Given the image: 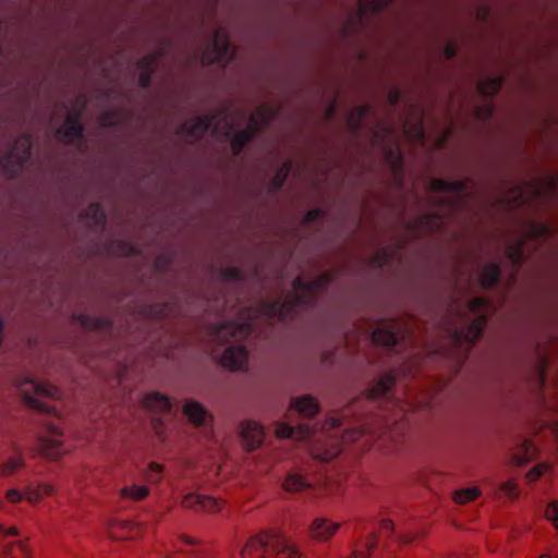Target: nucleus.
Here are the masks:
<instances>
[{
	"instance_id": "nucleus-1",
	"label": "nucleus",
	"mask_w": 558,
	"mask_h": 558,
	"mask_svg": "<svg viewBox=\"0 0 558 558\" xmlns=\"http://www.w3.org/2000/svg\"><path fill=\"white\" fill-rule=\"evenodd\" d=\"M328 276L323 275L316 278L314 281L305 283L301 277H298L293 281V290L295 296L284 301L281 305L278 302L271 304H263L259 308L262 315L272 317L278 315L280 320H286L292 316L293 311L303 304L311 303L317 292L328 283Z\"/></svg>"
},
{
	"instance_id": "nucleus-2",
	"label": "nucleus",
	"mask_w": 558,
	"mask_h": 558,
	"mask_svg": "<svg viewBox=\"0 0 558 558\" xmlns=\"http://www.w3.org/2000/svg\"><path fill=\"white\" fill-rule=\"evenodd\" d=\"M558 192V175L514 186L506 195L511 207H520L541 197H551Z\"/></svg>"
},
{
	"instance_id": "nucleus-3",
	"label": "nucleus",
	"mask_w": 558,
	"mask_h": 558,
	"mask_svg": "<svg viewBox=\"0 0 558 558\" xmlns=\"http://www.w3.org/2000/svg\"><path fill=\"white\" fill-rule=\"evenodd\" d=\"M19 388L28 408L49 413L54 409L46 399H57L60 390L48 383H37L31 379L19 381Z\"/></svg>"
},
{
	"instance_id": "nucleus-4",
	"label": "nucleus",
	"mask_w": 558,
	"mask_h": 558,
	"mask_svg": "<svg viewBox=\"0 0 558 558\" xmlns=\"http://www.w3.org/2000/svg\"><path fill=\"white\" fill-rule=\"evenodd\" d=\"M275 113V108L268 104H263L257 107L251 114L246 129L236 133L232 137V153L234 155L240 154L243 147L255 136V134L274 118Z\"/></svg>"
},
{
	"instance_id": "nucleus-5",
	"label": "nucleus",
	"mask_w": 558,
	"mask_h": 558,
	"mask_svg": "<svg viewBox=\"0 0 558 558\" xmlns=\"http://www.w3.org/2000/svg\"><path fill=\"white\" fill-rule=\"evenodd\" d=\"M281 543L280 533L275 530L259 532L247 538L240 554L242 558H268L274 547Z\"/></svg>"
},
{
	"instance_id": "nucleus-6",
	"label": "nucleus",
	"mask_w": 558,
	"mask_h": 558,
	"mask_svg": "<svg viewBox=\"0 0 558 558\" xmlns=\"http://www.w3.org/2000/svg\"><path fill=\"white\" fill-rule=\"evenodd\" d=\"M144 534V525L136 521L112 518L107 522V535L114 542L135 541L143 537Z\"/></svg>"
},
{
	"instance_id": "nucleus-7",
	"label": "nucleus",
	"mask_w": 558,
	"mask_h": 558,
	"mask_svg": "<svg viewBox=\"0 0 558 558\" xmlns=\"http://www.w3.org/2000/svg\"><path fill=\"white\" fill-rule=\"evenodd\" d=\"M234 56V49L229 43L228 33L220 27L215 32L211 47L202 54L203 64L227 63Z\"/></svg>"
},
{
	"instance_id": "nucleus-8",
	"label": "nucleus",
	"mask_w": 558,
	"mask_h": 558,
	"mask_svg": "<svg viewBox=\"0 0 558 558\" xmlns=\"http://www.w3.org/2000/svg\"><path fill=\"white\" fill-rule=\"evenodd\" d=\"M41 424L45 434L39 435L37 449L40 454L49 459H57L63 453V442L60 439L61 428L59 425L48 420L43 421Z\"/></svg>"
},
{
	"instance_id": "nucleus-9",
	"label": "nucleus",
	"mask_w": 558,
	"mask_h": 558,
	"mask_svg": "<svg viewBox=\"0 0 558 558\" xmlns=\"http://www.w3.org/2000/svg\"><path fill=\"white\" fill-rule=\"evenodd\" d=\"M181 506L197 513L214 514L221 511L225 500L208 495L190 493L183 496Z\"/></svg>"
},
{
	"instance_id": "nucleus-10",
	"label": "nucleus",
	"mask_w": 558,
	"mask_h": 558,
	"mask_svg": "<svg viewBox=\"0 0 558 558\" xmlns=\"http://www.w3.org/2000/svg\"><path fill=\"white\" fill-rule=\"evenodd\" d=\"M32 140L28 135L20 136L8 157L1 158L0 162L5 171L12 167L22 168L29 157Z\"/></svg>"
},
{
	"instance_id": "nucleus-11",
	"label": "nucleus",
	"mask_w": 558,
	"mask_h": 558,
	"mask_svg": "<svg viewBox=\"0 0 558 558\" xmlns=\"http://www.w3.org/2000/svg\"><path fill=\"white\" fill-rule=\"evenodd\" d=\"M252 331L248 323H228L226 325L217 326L211 331V337L215 341L229 342L231 340L245 339Z\"/></svg>"
},
{
	"instance_id": "nucleus-12",
	"label": "nucleus",
	"mask_w": 558,
	"mask_h": 558,
	"mask_svg": "<svg viewBox=\"0 0 558 558\" xmlns=\"http://www.w3.org/2000/svg\"><path fill=\"white\" fill-rule=\"evenodd\" d=\"M341 524L327 518H315L308 526V537L318 543L329 542Z\"/></svg>"
},
{
	"instance_id": "nucleus-13",
	"label": "nucleus",
	"mask_w": 558,
	"mask_h": 558,
	"mask_svg": "<svg viewBox=\"0 0 558 558\" xmlns=\"http://www.w3.org/2000/svg\"><path fill=\"white\" fill-rule=\"evenodd\" d=\"M83 128L80 122V112H70L61 129L58 130V137L66 143L72 144L82 137Z\"/></svg>"
},
{
	"instance_id": "nucleus-14",
	"label": "nucleus",
	"mask_w": 558,
	"mask_h": 558,
	"mask_svg": "<svg viewBox=\"0 0 558 558\" xmlns=\"http://www.w3.org/2000/svg\"><path fill=\"white\" fill-rule=\"evenodd\" d=\"M247 363V351L244 347H230L225 350L220 364L230 371L243 369Z\"/></svg>"
},
{
	"instance_id": "nucleus-15",
	"label": "nucleus",
	"mask_w": 558,
	"mask_h": 558,
	"mask_svg": "<svg viewBox=\"0 0 558 558\" xmlns=\"http://www.w3.org/2000/svg\"><path fill=\"white\" fill-rule=\"evenodd\" d=\"M487 324L486 316L480 315L475 317L466 329L454 330L452 333L453 341L457 344L465 342H474Z\"/></svg>"
},
{
	"instance_id": "nucleus-16",
	"label": "nucleus",
	"mask_w": 558,
	"mask_h": 558,
	"mask_svg": "<svg viewBox=\"0 0 558 558\" xmlns=\"http://www.w3.org/2000/svg\"><path fill=\"white\" fill-rule=\"evenodd\" d=\"M210 117H197L186 121L180 129L179 133L185 135L190 141L201 138L211 125Z\"/></svg>"
},
{
	"instance_id": "nucleus-17",
	"label": "nucleus",
	"mask_w": 558,
	"mask_h": 558,
	"mask_svg": "<svg viewBox=\"0 0 558 558\" xmlns=\"http://www.w3.org/2000/svg\"><path fill=\"white\" fill-rule=\"evenodd\" d=\"M241 436L247 450L256 449L264 439V429L256 422L247 421L241 425Z\"/></svg>"
},
{
	"instance_id": "nucleus-18",
	"label": "nucleus",
	"mask_w": 558,
	"mask_h": 558,
	"mask_svg": "<svg viewBox=\"0 0 558 558\" xmlns=\"http://www.w3.org/2000/svg\"><path fill=\"white\" fill-rule=\"evenodd\" d=\"M313 434L308 424H300L298 427H291L287 423H279L276 427L278 438H294L296 440H307Z\"/></svg>"
},
{
	"instance_id": "nucleus-19",
	"label": "nucleus",
	"mask_w": 558,
	"mask_h": 558,
	"mask_svg": "<svg viewBox=\"0 0 558 558\" xmlns=\"http://www.w3.org/2000/svg\"><path fill=\"white\" fill-rule=\"evenodd\" d=\"M314 486V482L299 473H290L282 482L283 490L288 493H305Z\"/></svg>"
},
{
	"instance_id": "nucleus-20",
	"label": "nucleus",
	"mask_w": 558,
	"mask_h": 558,
	"mask_svg": "<svg viewBox=\"0 0 558 558\" xmlns=\"http://www.w3.org/2000/svg\"><path fill=\"white\" fill-rule=\"evenodd\" d=\"M1 558H33V549L28 541H16L3 546Z\"/></svg>"
},
{
	"instance_id": "nucleus-21",
	"label": "nucleus",
	"mask_w": 558,
	"mask_h": 558,
	"mask_svg": "<svg viewBox=\"0 0 558 558\" xmlns=\"http://www.w3.org/2000/svg\"><path fill=\"white\" fill-rule=\"evenodd\" d=\"M56 493L53 485L49 483H38L36 485H28L25 487V499L31 504H37L47 496H52Z\"/></svg>"
},
{
	"instance_id": "nucleus-22",
	"label": "nucleus",
	"mask_w": 558,
	"mask_h": 558,
	"mask_svg": "<svg viewBox=\"0 0 558 558\" xmlns=\"http://www.w3.org/2000/svg\"><path fill=\"white\" fill-rule=\"evenodd\" d=\"M377 544V535L374 533L367 534L362 541L357 542L349 558H369L372 550Z\"/></svg>"
},
{
	"instance_id": "nucleus-23",
	"label": "nucleus",
	"mask_w": 558,
	"mask_h": 558,
	"mask_svg": "<svg viewBox=\"0 0 558 558\" xmlns=\"http://www.w3.org/2000/svg\"><path fill=\"white\" fill-rule=\"evenodd\" d=\"M291 408L296 410L304 417H312L318 412V403L311 396L296 398L291 403Z\"/></svg>"
},
{
	"instance_id": "nucleus-24",
	"label": "nucleus",
	"mask_w": 558,
	"mask_h": 558,
	"mask_svg": "<svg viewBox=\"0 0 558 558\" xmlns=\"http://www.w3.org/2000/svg\"><path fill=\"white\" fill-rule=\"evenodd\" d=\"M280 541L281 543L274 547L272 555H275L276 558H301L302 553L300 548L293 544L291 541L286 538L280 533Z\"/></svg>"
},
{
	"instance_id": "nucleus-25",
	"label": "nucleus",
	"mask_w": 558,
	"mask_h": 558,
	"mask_svg": "<svg viewBox=\"0 0 558 558\" xmlns=\"http://www.w3.org/2000/svg\"><path fill=\"white\" fill-rule=\"evenodd\" d=\"M395 385V376L390 373L381 376L367 391L366 398L376 399L384 396Z\"/></svg>"
},
{
	"instance_id": "nucleus-26",
	"label": "nucleus",
	"mask_w": 558,
	"mask_h": 558,
	"mask_svg": "<svg viewBox=\"0 0 558 558\" xmlns=\"http://www.w3.org/2000/svg\"><path fill=\"white\" fill-rule=\"evenodd\" d=\"M156 65V57L155 56H146L142 58L138 63L140 77L138 83L142 87H147L151 81V74L154 68Z\"/></svg>"
},
{
	"instance_id": "nucleus-27",
	"label": "nucleus",
	"mask_w": 558,
	"mask_h": 558,
	"mask_svg": "<svg viewBox=\"0 0 558 558\" xmlns=\"http://www.w3.org/2000/svg\"><path fill=\"white\" fill-rule=\"evenodd\" d=\"M143 405L153 411L163 412L170 409V401L163 395L151 392L144 397Z\"/></svg>"
},
{
	"instance_id": "nucleus-28",
	"label": "nucleus",
	"mask_w": 558,
	"mask_h": 558,
	"mask_svg": "<svg viewBox=\"0 0 558 558\" xmlns=\"http://www.w3.org/2000/svg\"><path fill=\"white\" fill-rule=\"evenodd\" d=\"M183 412L191 423L202 425L206 418V410L198 402H187Z\"/></svg>"
},
{
	"instance_id": "nucleus-29",
	"label": "nucleus",
	"mask_w": 558,
	"mask_h": 558,
	"mask_svg": "<svg viewBox=\"0 0 558 558\" xmlns=\"http://www.w3.org/2000/svg\"><path fill=\"white\" fill-rule=\"evenodd\" d=\"M368 112H369L368 106H357V107L353 108L349 112L348 118H347L348 128L352 132L357 131L360 129L363 120L367 117Z\"/></svg>"
},
{
	"instance_id": "nucleus-30",
	"label": "nucleus",
	"mask_w": 558,
	"mask_h": 558,
	"mask_svg": "<svg viewBox=\"0 0 558 558\" xmlns=\"http://www.w3.org/2000/svg\"><path fill=\"white\" fill-rule=\"evenodd\" d=\"M149 495V488L146 485H131L121 488L120 496L123 499L141 501Z\"/></svg>"
},
{
	"instance_id": "nucleus-31",
	"label": "nucleus",
	"mask_w": 558,
	"mask_h": 558,
	"mask_svg": "<svg viewBox=\"0 0 558 558\" xmlns=\"http://www.w3.org/2000/svg\"><path fill=\"white\" fill-rule=\"evenodd\" d=\"M500 275L499 267L496 264L486 265L480 276L482 288H490L496 284Z\"/></svg>"
},
{
	"instance_id": "nucleus-32",
	"label": "nucleus",
	"mask_w": 558,
	"mask_h": 558,
	"mask_svg": "<svg viewBox=\"0 0 558 558\" xmlns=\"http://www.w3.org/2000/svg\"><path fill=\"white\" fill-rule=\"evenodd\" d=\"M397 339V333L386 328H376L372 333V342L377 345L390 347Z\"/></svg>"
},
{
	"instance_id": "nucleus-33",
	"label": "nucleus",
	"mask_w": 558,
	"mask_h": 558,
	"mask_svg": "<svg viewBox=\"0 0 558 558\" xmlns=\"http://www.w3.org/2000/svg\"><path fill=\"white\" fill-rule=\"evenodd\" d=\"M536 454V447L532 440H525L518 451L513 454L512 460L517 464H523L532 460Z\"/></svg>"
},
{
	"instance_id": "nucleus-34",
	"label": "nucleus",
	"mask_w": 558,
	"mask_h": 558,
	"mask_svg": "<svg viewBox=\"0 0 558 558\" xmlns=\"http://www.w3.org/2000/svg\"><path fill=\"white\" fill-rule=\"evenodd\" d=\"M429 190L433 192H459L463 190V182H448L442 179H432L428 185Z\"/></svg>"
},
{
	"instance_id": "nucleus-35",
	"label": "nucleus",
	"mask_w": 558,
	"mask_h": 558,
	"mask_svg": "<svg viewBox=\"0 0 558 558\" xmlns=\"http://www.w3.org/2000/svg\"><path fill=\"white\" fill-rule=\"evenodd\" d=\"M502 85L500 77L483 80L477 84V92L484 96H493L499 92Z\"/></svg>"
},
{
	"instance_id": "nucleus-36",
	"label": "nucleus",
	"mask_w": 558,
	"mask_h": 558,
	"mask_svg": "<svg viewBox=\"0 0 558 558\" xmlns=\"http://www.w3.org/2000/svg\"><path fill=\"white\" fill-rule=\"evenodd\" d=\"M24 466V458L17 453L0 465V475L10 476Z\"/></svg>"
},
{
	"instance_id": "nucleus-37",
	"label": "nucleus",
	"mask_w": 558,
	"mask_h": 558,
	"mask_svg": "<svg viewBox=\"0 0 558 558\" xmlns=\"http://www.w3.org/2000/svg\"><path fill=\"white\" fill-rule=\"evenodd\" d=\"M481 495V490L477 487H466L454 492L453 501L459 505H464L475 500Z\"/></svg>"
},
{
	"instance_id": "nucleus-38",
	"label": "nucleus",
	"mask_w": 558,
	"mask_h": 558,
	"mask_svg": "<svg viewBox=\"0 0 558 558\" xmlns=\"http://www.w3.org/2000/svg\"><path fill=\"white\" fill-rule=\"evenodd\" d=\"M392 1L393 0H359V13L364 15L366 13L377 12Z\"/></svg>"
},
{
	"instance_id": "nucleus-39",
	"label": "nucleus",
	"mask_w": 558,
	"mask_h": 558,
	"mask_svg": "<svg viewBox=\"0 0 558 558\" xmlns=\"http://www.w3.org/2000/svg\"><path fill=\"white\" fill-rule=\"evenodd\" d=\"M341 452V448L339 444H331L326 449L320 450L318 448L312 449V456L315 459L322 460V461H329L337 457Z\"/></svg>"
},
{
	"instance_id": "nucleus-40",
	"label": "nucleus",
	"mask_w": 558,
	"mask_h": 558,
	"mask_svg": "<svg viewBox=\"0 0 558 558\" xmlns=\"http://www.w3.org/2000/svg\"><path fill=\"white\" fill-rule=\"evenodd\" d=\"M85 217L90 225L99 226L105 222V214L99 204H92L85 210Z\"/></svg>"
},
{
	"instance_id": "nucleus-41",
	"label": "nucleus",
	"mask_w": 558,
	"mask_h": 558,
	"mask_svg": "<svg viewBox=\"0 0 558 558\" xmlns=\"http://www.w3.org/2000/svg\"><path fill=\"white\" fill-rule=\"evenodd\" d=\"M403 131L408 137L414 141L422 142L424 140V129L421 121L412 125L405 123Z\"/></svg>"
},
{
	"instance_id": "nucleus-42",
	"label": "nucleus",
	"mask_w": 558,
	"mask_h": 558,
	"mask_svg": "<svg viewBox=\"0 0 558 558\" xmlns=\"http://www.w3.org/2000/svg\"><path fill=\"white\" fill-rule=\"evenodd\" d=\"M545 518L551 522L558 533V500L550 501L545 509Z\"/></svg>"
},
{
	"instance_id": "nucleus-43",
	"label": "nucleus",
	"mask_w": 558,
	"mask_h": 558,
	"mask_svg": "<svg viewBox=\"0 0 558 558\" xmlns=\"http://www.w3.org/2000/svg\"><path fill=\"white\" fill-rule=\"evenodd\" d=\"M500 490L510 499H517L520 495L518 484L513 480H509L500 485Z\"/></svg>"
},
{
	"instance_id": "nucleus-44",
	"label": "nucleus",
	"mask_w": 558,
	"mask_h": 558,
	"mask_svg": "<svg viewBox=\"0 0 558 558\" xmlns=\"http://www.w3.org/2000/svg\"><path fill=\"white\" fill-rule=\"evenodd\" d=\"M507 256L509 257V259L518 265L521 263V259H522V243L521 242H518V243H514V244H511L507 247Z\"/></svg>"
},
{
	"instance_id": "nucleus-45",
	"label": "nucleus",
	"mask_w": 558,
	"mask_h": 558,
	"mask_svg": "<svg viewBox=\"0 0 558 558\" xmlns=\"http://www.w3.org/2000/svg\"><path fill=\"white\" fill-rule=\"evenodd\" d=\"M163 466L160 463L151 462L147 469V477L150 482L158 483L161 481Z\"/></svg>"
},
{
	"instance_id": "nucleus-46",
	"label": "nucleus",
	"mask_w": 558,
	"mask_h": 558,
	"mask_svg": "<svg viewBox=\"0 0 558 558\" xmlns=\"http://www.w3.org/2000/svg\"><path fill=\"white\" fill-rule=\"evenodd\" d=\"M290 172V166L288 163H283L281 168L278 170L277 174L272 179L271 186L274 189H279L282 186L286 181L288 174Z\"/></svg>"
},
{
	"instance_id": "nucleus-47",
	"label": "nucleus",
	"mask_w": 558,
	"mask_h": 558,
	"mask_svg": "<svg viewBox=\"0 0 558 558\" xmlns=\"http://www.w3.org/2000/svg\"><path fill=\"white\" fill-rule=\"evenodd\" d=\"M549 465L546 463L537 464L533 466L526 474V478L529 482L537 481L543 474L548 472Z\"/></svg>"
},
{
	"instance_id": "nucleus-48",
	"label": "nucleus",
	"mask_w": 558,
	"mask_h": 558,
	"mask_svg": "<svg viewBox=\"0 0 558 558\" xmlns=\"http://www.w3.org/2000/svg\"><path fill=\"white\" fill-rule=\"evenodd\" d=\"M486 305H487L486 299L474 298V299L470 300V302L468 304V308L470 312L475 313V312H478V311L483 310L484 307H486Z\"/></svg>"
},
{
	"instance_id": "nucleus-49",
	"label": "nucleus",
	"mask_w": 558,
	"mask_h": 558,
	"mask_svg": "<svg viewBox=\"0 0 558 558\" xmlns=\"http://www.w3.org/2000/svg\"><path fill=\"white\" fill-rule=\"evenodd\" d=\"M5 498L11 504H17L25 498V495L21 490L12 488L7 492Z\"/></svg>"
},
{
	"instance_id": "nucleus-50",
	"label": "nucleus",
	"mask_w": 558,
	"mask_h": 558,
	"mask_svg": "<svg viewBox=\"0 0 558 558\" xmlns=\"http://www.w3.org/2000/svg\"><path fill=\"white\" fill-rule=\"evenodd\" d=\"M421 225L426 227L433 226L438 229L442 225V220L435 215H429L422 218Z\"/></svg>"
},
{
	"instance_id": "nucleus-51",
	"label": "nucleus",
	"mask_w": 558,
	"mask_h": 558,
	"mask_svg": "<svg viewBox=\"0 0 558 558\" xmlns=\"http://www.w3.org/2000/svg\"><path fill=\"white\" fill-rule=\"evenodd\" d=\"M393 529H395V524L391 520H389V519L381 520L380 525H379V530H380L381 534L389 536L390 533L393 532Z\"/></svg>"
},
{
	"instance_id": "nucleus-52",
	"label": "nucleus",
	"mask_w": 558,
	"mask_h": 558,
	"mask_svg": "<svg viewBox=\"0 0 558 558\" xmlns=\"http://www.w3.org/2000/svg\"><path fill=\"white\" fill-rule=\"evenodd\" d=\"M372 263L377 265V266H383L384 264H386L387 263L386 252H378L374 256Z\"/></svg>"
},
{
	"instance_id": "nucleus-53",
	"label": "nucleus",
	"mask_w": 558,
	"mask_h": 558,
	"mask_svg": "<svg viewBox=\"0 0 558 558\" xmlns=\"http://www.w3.org/2000/svg\"><path fill=\"white\" fill-rule=\"evenodd\" d=\"M0 533L4 534V535H17L19 534V531H17V527L16 526H4L2 524H0Z\"/></svg>"
},
{
	"instance_id": "nucleus-54",
	"label": "nucleus",
	"mask_w": 558,
	"mask_h": 558,
	"mask_svg": "<svg viewBox=\"0 0 558 558\" xmlns=\"http://www.w3.org/2000/svg\"><path fill=\"white\" fill-rule=\"evenodd\" d=\"M456 54V47L452 44H448L445 47V56L447 59L453 58Z\"/></svg>"
},
{
	"instance_id": "nucleus-55",
	"label": "nucleus",
	"mask_w": 558,
	"mask_h": 558,
	"mask_svg": "<svg viewBox=\"0 0 558 558\" xmlns=\"http://www.w3.org/2000/svg\"><path fill=\"white\" fill-rule=\"evenodd\" d=\"M538 558H558V546L550 548L548 553L541 555Z\"/></svg>"
},
{
	"instance_id": "nucleus-56",
	"label": "nucleus",
	"mask_w": 558,
	"mask_h": 558,
	"mask_svg": "<svg viewBox=\"0 0 558 558\" xmlns=\"http://www.w3.org/2000/svg\"><path fill=\"white\" fill-rule=\"evenodd\" d=\"M492 114V108L489 106L481 108L476 111L477 117H489Z\"/></svg>"
},
{
	"instance_id": "nucleus-57",
	"label": "nucleus",
	"mask_w": 558,
	"mask_h": 558,
	"mask_svg": "<svg viewBox=\"0 0 558 558\" xmlns=\"http://www.w3.org/2000/svg\"><path fill=\"white\" fill-rule=\"evenodd\" d=\"M319 216V211L318 210H310L307 211V214L305 215V221H313L315 220L317 217Z\"/></svg>"
},
{
	"instance_id": "nucleus-58",
	"label": "nucleus",
	"mask_w": 558,
	"mask_h": 558,
	"mask_svg": "<svg viewBox=\"0 0 558 558\" xmlns=\"http://www.w3.org/2000/svg\"><path fill=\"white\" fill-rule=\"evenodd\" d=\"M398 99H399V93L397 90H392L389 93L388 100L391 105L397 104Z\"/></svg>"
},
{
	"instance_id": "nucleus-59",
	"label": "nucleus",
	"mask_w": 558,
	"mask_h": 558,
	"mask_svg": "<svg viewBox=\"0 0 558 558\" xmlns=\"http://www.w3.org/2000/svg\"><path fill=\"white\" fill-rule=\"evenodd\" d=\"M238 270L236 269H227L225 275L228 278H236L238 277Z\"/></svg>"
},
{
	"instance_id": "nucleus-60",
	"label": "nucleus",
	"mask_w": 558,
	"mask_h": 558,
	"mask_svg": "<svg viewBox=\"0 0 558 558\" xmlns=\"http://www.w3.org/2000/svg\"><path fill=\"white\" fill-rule=\"evenodd\" d=\"M543 233H544V227H538L536 229H533L531 235L536 236V235H541Z\"/></svg>"
},
{
	"instance_id": "nucleus-61",
	"label": "nucleus",
	"mask_w": 558,
	"mask_h": 558,
	"mask_svg": "<svg viewBox=\"0 0 558 558\" xmlns=\"http://www.w3.org/2000/svg\"><path fill=\"white\" fill-rule=\"evenodd\" d=\"M335 111V104H331L327 109V119H330Z\"/></svg>"
},
{
	"instance_id": "nucleus-62",
	"label": "nucleus",
	"mask_w": 558,
	"mask_h": 558,
	"mask_svg": "<svg viewBox=\"0 0 558 558\" xmlns=\"http://www.w3.org/2000/svg\"><path fill=\"white\" fill-rule=\"evenodd\" d=\"M353 433L351 432H347L344 435H343V438L345 441L348 440H354L355 438L352 436Z\"/></svg>"
},
{
	"instance_id": "nucleus-63",
	"label": "nucleus",
	"mask_w": 558,
	"mask_h": 558,
	"mask_svg": "<svg viewBox=\"0 0 558 558\" xmlns=\"http://www.w3.org/2000/svg\"><path fill=\"white\" fill-rule=\"evenodd\" d=\"M81 324L86 327H92L93 325L88 323V319L86 317H81Z\"/></svg>"
},
{
	"instance_id": "nucleus-64",
	"label": "nucleus",
	"mask_w": 558,
	"mask_h": 558,
	"mask_svg": "<svg viewBox=\"0 0 558 558\" xmlns=\"http://www.w3.org/2000/svg\"><path fill=\"white\" fill-rule=\"evenodd\" d=\"M385 136H380L379 135V131L378 130H375L374 132V141L377 142L379 140H383Z\"/></svg>"
}]
</instances>
